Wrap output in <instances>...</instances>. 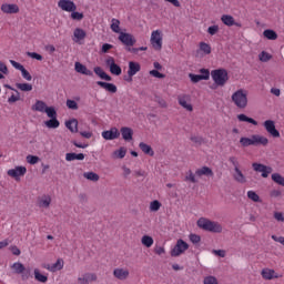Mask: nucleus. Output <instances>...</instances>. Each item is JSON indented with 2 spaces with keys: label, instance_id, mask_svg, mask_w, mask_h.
Listing matches in <instances>:
<instances>
[{
  "label": "nucleus",
  "instance_id": "19",
  "mask_svg": "<svg viewBox=\"0 0 284 284\" xmlns=\"http://www.w3.org/2000/svg\"><path fill=\"white\" fill-rule=\"evenodd\" d=\"M74 70L79 74H84L85 77H94V72H92V70H89V68L81 62H75Z\"/></svg>",
  "mask_w": 284,
  "mask_h": 284
},
{
  "label": "nucleus",
  "instance_id": "58",
  "mask_svg": "<svg viewBox=\"0 0 284 284\" xmlns=\"http://www.w3.org/2000/svg\"><path fill=\"white\" fill-rule=\"evenodd\" d=\"M272 168L265 165V169H262L261 174L263 179H267V176H270V174H272Z\"/></svg>",
  "mask_w": 284,
  "mask_h": 284
},
{
  "label": "nucleus",
  "instance_id": "24",
  "mask_svg": "<svg viewBox=\"0 0 284 284\" xmlns=\"http://www.w3.org/2000/svg\"><path fill=\"white\" fill-rule=\"evenodd\" d=\"M221 21L222 23H224V26H227L229 28H232V26H236V28H241V23L236 22L234 20V17L230 14H223L221 17Z\"/></svg>",
  "mask_w": 284,
  "mask_h": 284
},
{
  "label": "nucleus",
  "instance_id": "49",
  "mask_svg": "<svg viewBox=\"0 0 284 284\" xmlns=\"http://www.w3.org/2000/svg\"><path fill=\"white\" fill-rule=\"evenodd\" d=\"M44 112L49 119H57V109L54 106H47Z\"/></svg>",
  "mask_w": 284,
  "mask_h": 284
},
{
  "label": "nucleus",
  "instance_id": "61",
  "mask_svg": "<svg viewBox=\"0 0 284 284\" xmlns=\"http://www.w3.org/2000/svg\"><path fill=\"white\" fill-rule=\"evenodd\" d=\"M28 57L31 59H36L37 61H43V55L37 53V52H28Z\"/></svg>",
  "mask_w": 284,
  "mask_h": 284
},
{
  "label": "nucleus",
  "instance_id": "60",
  "mask_svg": "<svg viewBox=\"0 0 284 284\" xmlns=\"http://www.w3.org/2000/svg\"><path fill=\"white\" fill-rule=\"evenodd\" d=\"M252 168H253L254 172H263V170H265V164L254 162L252 164Z\"/></svg>",
  "mask_w": 284,
  "mask_h": 284
},
{
  "label": "nucleus",
  "instance_id": "16",
  "mask_svg": "<svg viewBox=\"0 0 284 284\" xmlns=\"http://www.w3.org/2000/svg\"><path fill=\"white\" fill-rule=\"evenodd\" d=\"M178 102L187 112H192L194 110V106H192V103H190V97L189 95H179L178 97Z\"/></svg>",
  "mask_w": 284,
  "mask_h": 284
},
{
  "label": "nucleus",
  "instance_id": "43",
  "mask_svg": "<svg viewBox=\"0 0 284 284\" xmlns=\"http://www.w3.org/2000/svg\"><path fill=\"white\" fill-rule=\"evenodd\" d=\"M271 179L274 183H276L277 185H282V187H284V178L283 175H281V173H273L271 175Z\"/></svg>",
  "mask_w": 284,
  "mask_h": 284
},
{
  "label": "nucleus",
  "instance_id": "36",
  "mask_svg": "<svg viewBox=\"0 0 284 284\" xmlns=\"http://www.w3.org/2000/svg\"><path fill=\"white\" fill-rule=\"evenodd\" d=\"M184 181L186 183H199V180L196 179V173L192 172V170H189L184 176Z\"/></svg>",
  "mask_w": 284,
  "mask_h": 284
},
{
  "label": "nucleus",
  "instance_id": "62",
  "mask_svg": "<svg viewBox=\"0 0 284 284\" xmlns=\"http://www.w3.org/2000/svg\"><path fill=\"white\" fill-rule=\"evenodd\" d=\"M191 141L192 143H195V145H201L203 143V138L199 135H192Z\"/></svg>",
  "mask_w": 284,
  "mask_h": 284
},
{
  "label": "nucleus",
  "instance_id": "3",
  "mask_svg": "<svg viewBox=\"0 0 284 284\" xmlns=\"http://www.w3.org/2000/svg\"><path fill=\"white\" fill-rule=\"evenodd\" d=\"M211 77L215 85H219L220 88H223V85L230 81V75H227V70L225 69H215L211 71Z\"/></svg>",
  "mask_w": 284,
  "mask_h": 284
},
{
  "label": "nucleus",
  "instance_id": "17",
  "mask_svg": "<svg viewBox=\"0 0 284 284\" xmlns=\"http://www.w3.org/2000/svg\"><path fill=\"white\" fill-rule=\"evenodd\" d=\"M1 12H3L4 14H18L19 6L14 3H3L1 6Z\"/></svg>",
  "mask_w": 284,
  "mask_h": 284
},
{
  "label": "nucleus",
  "instance_id": "45",
  "mask_svg": "<svg viewBox=\"0 0 284 284\" xmlns=\"http://www.w3.org/2000/svg\"><path fill=\"white\" fill-rule=\"evenodd\" d=\"M240 143L243 148H250V145H254V135H251V138H241Z\"/></svg>",
  "mask_w": 284,
  "mask_h": 284
},
{
  "label": "nucleus",
  "instance_id": "11",
  "mask_svg": "<svg viewBox=\"0 0 284 284\" xmlns=\"http://www.w3.org/2000/svg\"><path fill=\"white\" fill-rule=\"evenodd\" d=\"M10 63L16 70H19L21 72L22 79H26V81H32V74H30V72L26 70V67H23V64L14 60H10Z\"/></svg>",
  "mask_w": 284,
  "mask_h": 284
},
{
  "label": "nucleus",
  "instance_id": "6",
  "mask_svg": "<svg viewBox=\"0 0 284 284\" xmlns=\"http://www.w3.org/2000/svg\"><path fill=\"white\" fill-rule=\"evenodd\" d=\"M105 65H108L111 74H114L115 77H121L123 70L119 67V64H116V62L114 61V58L109 57L105 60Z\"/></svg>",
  "mask_w": 284,
  "mask_h": 284
},
{
  "label": "nucleus",
  "instance_id": "10",
  "mask_svg": "<svg viewBox=\"0 0 284 284\" xmlns=\"http://www.w3.org/2000/svg\"><path fill=\"white\" fill-rule=\"evenodd\" d=\"M119 41L123 43V45H126L128 48H132L136 43V39L132 33H125V32H120L119 36Z\"/></svg>",
  "mask_w": 284,
  "mask_h": 284
},
{
  "label": "nucleus",
  "instance_id": "63",
  "mask_svg": "<svg viewBox=\"0 0 284 284\" xmlns=\"http://www.w3.org/2000/svg\"><path fill=\"white\" fill-rule=\"evenodd\" d=\"M230 163L233 165L234 171L235 170H240V164H239V160L235 156H231L229 159Z\"/></svg>",
  "mask_w": 284,
  "mask_h": 284
},
{
  "label": "nucleus",
  "instance_id": "9",
  "mask_svg": "<svg viewBox=\"0 0 284 284\" xmlns=\"http://www.w3.org/2000/svg\"><path fill=\"white\" fill-rule=\"evenodd\" d=\"M138 72H141V64L139 62L130 61L128 70L129 78H126L125 81H128V83H131L132 77L136 75Z\"/></svg>",
  "mask_w": 284,
  "mask_h": 284
},
{
  "label": "nucleus",
  "instance_id": "22",
  "mask_svg": "<svg viewBox=\"0 0 284 284\" xmlns=\"http://www.w3.org/2000/svg\"><path fill=\"white\" fill-rule=\"evenodd\" d=\"M85 37H88V33L85 32V30H83L81 28L74 29V31H73L74 43H81V41H83L85 39Z\"/></svg>",
  "mask_w": 284,
  "mask_h": 284
},
{
  "label": "nucleus",
  "instance_id": "31",
  "mask_svg": "<svg viewBox=\"0 0 284 284\" xmlns=\"http://www.w3.org/2000/svg\"><path fill=\"white\" fill-rule=\"evenodd\" d=\"M93 72H95V74L100 77V79H103L104 81H112V77L105 73V71H103L101 67H95L93 69Z\"/></svg>",
  "mask_w": 284,
  "mask_h": 284
},
{
  "label": "nucleus",
  "instance_id": "51",
  "mask_svg": "<svg viewBox=\"0 0 284 284\" xmlns=\"http://www.w3.org/2000/svg\"><path fill=\"white\" fill-rule=\"evenodd\" d=\"M200 50L204 52V54H212V47L205 42L200 43Z\"/></svg>",
  "mask_w": 284,
  "mask_h": 284
},
{
  "label": "nucleus",
  "instance_id": "37",
  "mask_svg": "<svg viewBox=\"0 0 284 284\" xmlns=\"http://www.w3.org/2000/svg\"><path fill=\"white\" fill-rule=\"evenodd\" d=\"M237 120L241 121L242 123H251L252 125H258V122L252 118H248L245 114H239Z\"/></svg>",
  "mask_w": 284,
  "mask_h": 284
},
{
  "label": "nucleus",
  "instance_id": "47",
  "mask_svg": "<svg viewBox=\"0 0 284 284\" xmlns=\"http://www.w3.org/2000/svg\"><path fill=\"white\" fill-rule=\"evenodd\" d=\"M246 196L250 201H253V203H261V196H258L256 191H247Z\"/></svg>",
  "mask_w": 284,
  "mask_h": 284
},
{
  "label": "nucleus",
  "instance_id": "46",
  "mask_svg": "<svg viewBox=\"0 0 284 284\" xmlns=\"http://www.w3.org/2000/svg\"><path fill=\"white\" fill-rule=\"evenodd\" d=\"M189 78L191 79L192 83H199V81H207V75L190 73Z\"/></svg>",
  "mask_w": 284,
  "mask_h": 284
},
{
  "label": "nucleus",
  "instance_id": "7",
  "mask_svg": "<svg viewBox=\"0 0 284 284\" xmlns=\"http://www.w3.org/2000/svg\"><path fill=\"white\" fill-rule=\"evenodd\" d=\"M263 126L265 128L266 132L274 139H278V136H281V132L276 130V123H274L273 120L264 121Z\"/></svg>",
  "mask_w": 284,
  "mask_h": 284
},
{
  "label": "nucleus",
  "instance_id": "4",
  "mask_svg": "<svg viewBox=\"0 0 284 284\" xmlns=\"http://www.w3.org/2000/svg\"><path fill=\"white\" fill-rule=\"evenodd\" d=\"M150 43L156 52L163 50V32L161 30H154L151 32Z\"/></svg>",
  "mask_w": 284,
  "mask_h": 284
},
{
  "label": "nucleus",
  "instance_id": "2",
  "mask_svg": "<svg viewBox=\"0 0 284 284\" xmlns=\"http://www.w3.org/2000/svg\"><path fill=\"white\" fill-rule=\"evenodd\" d=\"M197 227H201L206 232H214L215 234H221V232H223V226L221 225V223L210 221L205 217H201L197 221Z\"/></svg>",
  "mask_w": 284,
  "mask_h": 284
},
{
  "label": "nucleus",
  "instance_id": "48",
  "mask_svg": "<svg viewBox=\"0 0 284 284\" xmlns=\"http://www.w3.org/2000/svg\"><path fill=\"white\" fill-rule=\"evenodd\" d=\"M83 176L84 179H88V181H93L94 183H97V181L100 179L99 174L94 172H87L83 174Z\"/></svg>",
  "mask_w": 284,
  "mask_h": 284
},
{
  "label": "nucleus",
  "instance_id": "59",
  "mask_svg": "<svg viewBox=\"0 0 284 284\" xmlns=\"http://www.w3.org/2000/svg\"><path fill=\"white\" fill-rule=\"evenodd\" d=\"M71 19H73V21H81L83 19V13L78 12V11H71Z\"/></svg>",
  "mask_w": 284,
  "mask_h": 284
},
{
  "label": "nucleus",
  "instance_id": "56",
  "mask_svg": "<svg viewBox=\"0 0 284 284\" xmlns=\"http://www.w3.org/2000/svg\"><path fill=\"white\" fill-rule=\"evenodd\" d=\"M67 108L69 110H79V104L74 100H67Z\"/></svg>",
  "mask_w": 284,
  "mask_h": 284
},
{
  "label": "nucleus",
  "instance_id": "55",
  "mask_svg": "<svg viewBox=\"0 0 284 284\" xmlns=\"http://www.w3.org/2000/svg\"><path fill=\"white\" fill-rule=\"evenodd\" d=\"M27 163H29L30 165H37V163H39V156L28 155L27 156Z\"/></svg>",
  "mask_w": 284,
  "mask_h": 284
},
{
  "label": "nucleus",
  "instance_id": "39",
  "mask_svg": "<svg viewBox=\"0 0 284 284\" xmlns=\"http://www.w3.org/2000/svg\"><path fill=\"white\" fill-rule=\"evenodd\" d=\"M33 274H34V278H36V281H38V283H48V275L41 274L39 268H36L33 271Z\"/></svg>",
  "mask_w": 284,
  "mask_h": 284
},
{
  "label": "nucleus",
  "instance_id": "26",
  "mask_svg": "<svg viewBox=\"0 0 284 284\" xmlns=\"http://www.w3.org/2000/svg\"><path fill=\"white\" fill-rule=\"evenodd\" d=\"M140 150L143 152V154H146V156H154V149L145 142L139 143Z\"/></svg>",
  "mask_w": 284,
  "mask_h": 284
},
{
  "label": "nucleus",
  "instance_id": "44",
  "mask_svg": "<svg viewBox=\"0 0 284 284\" xmlns=\"http://www.w3.org/2000/svg\"><path fill=\"white\" fill-rule=\"evenodd\" d=\"M141 243L144 245V247H152V245H154V239H152L150 235H144L141 239Z\"/></svg>",
  "mask_w": 284,
  "mask_h": 284
},
{
  "label": "nucleus",
  "instance_id": "52",
  "mask_svg": "<svg viewBox=\"0 0 284 284\" xmlns=\"http://www.w3.org/2000/svg\"><path fill=\"white\" fill-rule=\"evenodd\" d=\"M161 210V202L154 200L150 203V212H159Z\"/></svg>",
  "mask_w": 284,
  "mask_h": 284
},
{
  "label": "nucleus",
  "instance_id": "27",
  "mask_svg": "<svg viewBox=\"0 0 284 284\" xmlns=\"http://www.w3.org/2000/svg\"><path fill=\"white\" fill-rule=\"evenodd\" d=\"M65 128L73 134H77L79 132V121L77 119L69 120L65 122Z\"/></svg>",
  "mask_w": 284,
  "mask_h": 284
},
{
  "label": "nucleus",
  "instance_id": "50",
  "mask_svg": "<svg viewBox=\"0 0 284 284\" xmlns=\"http://www.w3.org/2000/svg\"><path fill=\"white\" fill-rule=\"evenodd\" d=\"M258 59L262 61V63H267V61H271L272 54L267 53L266 51H262L258 54Z\"/></svg>",
  "mask_w": 284,
  "mask_h": 284
},
{
  "label": "nucleus",
  "instance_id": "53",
  "mask_svg": "<svg viewBox=\"0 0 284 284\" xmlns=\"http://www.w3.org/2000/svg\"><path fill=\"white\" fill-rule=\"evenodd\" d=\"M125 154H128V150H125V148H120L119 150L114 151V156L118 159H125Z\"/></svg>",
  "mask_w": 284,
  "mask_h": 284
},
{
  "label": "nucleus",
  "instance_id": "18",
  "mask_svg": "<svg viewBox=\"0 0 284 284\" xmlns=\"http://www.w3.org/2000/svg\"><path fill=\"white\" fill-rule=\"evenodd\" d=\"M262 277L265 278V281H272V278H282L283 275L276 273V271L272 268H263Z\"/></svg>",
  "mask_w": 284,
  "mask_h": 284
},
{
  "label": "nucleus",
  "instance_id": "12",
  "mask_svg": "<svg viewBox=\"0 0 284 284\" xmlns=\"http://www.w3.org/2000/svg\"><path fill=\"white\" fill-rule=\"evenodd\" d=\"M58 7L64 12H75L77 10V4L71 0H60Z\"/></svg>",
  "mask_w": 284,
  "mask_h": 284
},
{
  "label": "nucleus",
  "instance_id": "54",
  "mask_svg": "<svg viewBox=\"0 0 284 284\" xmlns=\"http://www.w3.org/2000/svg\"><path fill=\"white\" fill-rule=\"evenodd\" d=\"M203 284H219V280L213 275H209L204 277Z\"/></svg>",
  "mask_w": 284,
  "mask_h": 284
},
{
  "label": "nucleus",
  "instance_id": "8",
  "mask_svg": "<svg viewBox=\"0 0 284 284\" xmlns=\"http://www.w3.org/2000/svg\"><path fill=\"white\" fill-rule=\"evenodd\" d=\"M14 274H22V281H28L30 278V272H26V266L21 262H16L11 265Z\"/></svg>",
  "mask_w": 284,
  "mask_h": 284
},
{
  "label": "nucleus",
  "instance_id": "64",
  "mask_svg": "<svg viewBox=\"0 0 284 284\" xmlns=\"http://www.w3.org/2000/svg\"><path fill=\"white\" fill-rule=\"evenodd\" d=\"M191 243H193L194 245H196L197 243H201V236L196 235V234H191L189 236Z\"/></svg>",
  "mask_w": 284,
  "mask_h": 284
},
{
  "label": "nucleus",
  "instance_id": "13",
  "mask_svg": "<svg viewBox=\"0 0 284 284\" xmlns=\"http://www.w3.org/2000/svg\"><path fill=\"white\" fill-rule=\"evenodd\" d=\"M26 172H28V169L26 166H17L16 169H10L7 174L8 176H11V179L19 180V176H26Z\"/></svg>",
  "mask_w": 284,
  "mask_h": 284
},
{
  "label": "nucleus",
  "instance_id": "41",
  "mask_svg": "<svg viewBox=\"0 0 284 284\" xmlns=\"http://www.w3.org/2000/svg\"><path fill=\"white\" fill-rule=\"evenodd\" d=\"M52 203V197L50 195H43L39 201V207H50Z\"/></svg>",
  "mask_w": 284,
  "mask_h": 284
},
{
  "label": "nucleus",
  "instance_id": "28",
  "mask_svg": "<svg viewBox=\"0 0 284 284\" xmlns=\"http://www.w3.org/2000/svg\"><path fill=\"white\" fill-rule=\"evenodd\" d=\"M97 84L103 88V90H106V92H111V94H115L116 92V87L113 83L98 81Z\"/></svg>",
  "mask_w": 284,
  "mask_h": 284
},
{
  "label": "nucleus",
  "instance_id": "1",
  "mask_svg": "<svg viewBox=\"0 0 284 284\" xmlns=\"http://www.w3.org/2000/svg\"><path fill=\"white\" fill-rule=\"evenodd\" d=\"M231 101L234 103L235 108H239V110H245V108H247V91L239 89L232 94Z\"/></svg>",
  "mask_w": 284,
  "mask_h": 284
},
{
  "label": "nucleus",
  "instance_id": "32",
  "mask_svg": "<svg viewBox=\"0 0 284 284\" xmlns=\"http://www.w3.org/2000/svg\"><path fill=\"white\" fill-rule=\"evenodd\" d=\"M85 159V154L83 153H67L65 161H83Z\"/></svg>",
  "mask_w": 284,
  "mask_h": 284
},
{
  "label": "nucleus",
  "instance_id": "5",
  "mask_svg": "<svg viewBox=\"0 0 284 284\" xmlns=\"http://www.w3.org/2000/svg\"><path fill=\"white\" fill-rule=\"evenodd\" d=\"M190 248V245L186 244L183 240H178L175 246L171 251V256H181L186 250Z\"/></svg>",
  "mask_w": 284,
  "mask_h": 284
},
{
  "label": "nucleus",
  "instance_id": "33",
  "mask_svg": "<svg viewBox=\"0 0 284 284\" xmlns=\"http://www.w3.org/2000/svg\"><path fill=\"white\" fill-rule=\"evenodd\" d=\"M45 128H49L50 130H57L59 125H61V122L57 118H50V120L44 122Z\"/></svg>",
  "mask_w": 284,
  "mask_h": 284
},
{
  "label": "nucleus",
  "instance_id": "21",
  "mask_svg": "<svg viewBox=\"0 0 284 284\" xmlns=\"http://www.w3.org/2000/svg\"><path fill=\"white\" fill-rule=\"evenodd\" d=\"M97 281V274L94 273H84L78 277V283L80 284H90Z\"/></svg>",
  "mask_w": 284,
  "mask_h": 284
},
{
  "label": "nucleus",
  "instance_id": "57",
  "mask_svg": "<svg viewBox=\"0 0 284 284\" xmlns=\"http://www.w3.org/2000/svg\"><path fill=\"white\" fill-rule=\"evenodd\" d=\"M149 74L154 77V79H165V74L159 72L158 70H151L149 71Z\"/></svg>",
  "mask_w": 284,
  "mask_h": 284
},
{
  "label": "nucleus",
  "instance_id": "30",
  "mask_svg": "<svg viewBox=\"0 0 284 284\" xmlns=\"http://www.w3.org/2000/svg\"><path fill=\"white\" fill-rule=\"evenodd\" d=\"M47 108L48 104H45V102L37 100L31 110H33V112H45Z\"/></svg>",
  "mask_w": 284,
  "mask_h": 284
},
{
  "label": "nucleus",
  "instance_id": "23",
  "mask_svg": "<svg viewBox=\"0 0 284 284\" xmlns=\"http://www.w3.org/2000/svg\"><path fill=\"white\" fill-rule=\"evenodd\" d=\"M120 133L122 135V139L126 142L132 141V136H134V131L130 126H122L120 129Z\"/></svg>",
  "mask_w": 284,
  "mask_h": 284
},
{
  "label": "nucleus",
  "instance_id": "15",
  "mask_svg": "<svg viewBox=\"0 0 284 284\" xmlns=\"http://www.w3.org/2000/svg\"><path fill=\"white\" fill-rule=\"evenodd\" d=\"M64 262L62 258H58L55 263L53 264H44V270H48V272H61L63 270Z\"/></svg>",
  "mask_w": 284,
  "mask_h": 284
},
{
  "label": "nucleus",
  "instance_id": "34",
  "mask_svg": "<svg viewBox=\"0 0 284 284\" xmlns=\"http://www.w3.org/2000/svg\"><path fill=\"white\" fill-rule=\"evenodd\" d=\"M234 172H235L233 174L234 181H236L237 183H246L247 182V180L245 179V175L243 174L241 169H236Z\"/></svg>",
  "mask_w": 284,
  "mask_h": 284
},
{
  "label": "nucleus",
  "instance_id": "20",
  "mask_svg": "<svg viewBox=\"0 0 284 284\" xmlns=\"http://www.w3.org/2000/svg\"><path fill=\"white\" fill-rule=\"evenodd\" d=\"M113 276L114 278H118V281H126V278L130 276V271L128 268H115L113 270Z\"/></svg>",
  "mask_w": 284,
  "mask_h": 284
},
{
  "label": "nucleus",
  "instance_id": "35",
  "mask_svg": "<svg viewBox=\"0 0 284 284\" xmlns=\"http://www.w3.org/2000/svg\"><path fill=\"white\" fill-rule=\"evenodd\" d=\"M263 34L265 39H268V41H276L278 39V34L272 29L264 30Z\"/></svg>",
  "mask_w": 284,
  "mask_h": 284
},
{
  "label": "nucleus",
  "instance_id": "29",
  "mask_svg": "<svg viewBox=\"0 0 284 284\" xmlns=\"http://www.w3.org/2000/svg\"><path fill=\"white\" fill-rule=\"evenodd\" d=\"M270 140L263 135L253 134V145H267Z\"/></svg>",
  "mask_w": 284,
  "mask_h": 284
},
{
  "label": "nucleus",
  "instance_id": "25",
  "mask_svg": "<svg viewBox=\"0 0 284 284\" xmlns=\"http://www.w3.org/2000/svg\"><path fill=\"white\" fill-rule=\"evenodd\" d=\"M195 175L201 179V176H214V171H212L209 166H202L196 169Z\"/></svg>",
  "mask_w": 284,
  "mask_h": 284
},
{
  "label": "nucleus",
  "instance_id": "38",
  "mask_svg": "<svg viewBox=\"0 0 284 284\" xmlns=\"http://www.w3.org/2000/svg\"><path fill=\"white\" fill-rule=\"evenodd\" d=\"M111 30L116 34H121V21H119V19L113 18L111 20Z\"/></svg>",
  "mask_w": 284,
  "mask_h": 284
},
{
  "label": "nucleus",
  "instance_id": "14",
  "mask_svg": "<svg viewBox=\"0 0 284 284\" xmlns=\"http://www.w3.org/2000/svg\"><path fill=\"white\" fill-rule=\"evenodd\" d=\"M119 136H121V132H119V129L116 128L102 132V138L105 141H114V139H119Z\"/></svg>",
  "mask_w": 284,
  "mask_h": 284
},
{
  "label": "nucleus",
  "instance_id": "42",
  "mask_svg": "<svg viewBox=\"0 0 284 284\" xmlns=\"http://www.w3.org/2000/svg\"><path fill=\"white\" fill-rule=\"evenodd\" d=\"M16 88L20 90V92H32L31 83H16Z\"/></svg>",
  "mask_w": 284,
  "mask_h": 284
},
{
  "label": "nucleus",
  "instance_id": "40",
  "mask_svg": "<svg viewBox=\"0 0 284 284\" xmlns=\"http://www.w3.org/2000/svg\"><path fill=\"white\" fill-rule=\"evenodd\" d=\"M9 90H14L16 94L12 93L11 97L8 99V103H17V101H21V94L18 90L13 89L12 87L8 85Z\"/></svg>",
  "mask_w": 284,
  "mask_h": 284
}]
</instances>
